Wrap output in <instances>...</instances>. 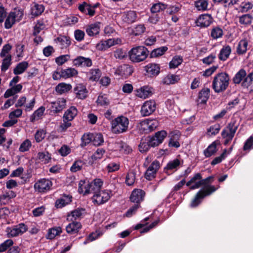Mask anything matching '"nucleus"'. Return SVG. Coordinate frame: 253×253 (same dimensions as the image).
Masks as SVG:
<instances>
[{
  "label": "nucleus",
  "mask_w": 253,
  "mask_h": 253,
  "mask_svg": "<svg viewBox=\"0 0 253 253\" xmlns=\"http://www.w3.org/2000/svg\"><path fill=\"white\" fill-rule=\"evenodd\" d=\"M84 212V209H77L72 211L70 214L68 215V219L73 220L80 218Z\"/></svg>",
  "instance_id": "de8ad7c7"
},
{
  "label": "nucleus",
  "mask_w": 253,
  "mask_h": 253,
  "mask_svg": "<svg viewBox=\"0 0 253 253\" xmlns=\"http://www.w3.org/2000/svg\"><path fill=\"white\" fill-rule=\"evenodd\" d=\"M44 6L42 4L34 3L31 6V14L33 17L41 15L44 11Z\"/></svg>",
  "instance_id": "c756f323"
},
{
  "label": "nucleus",
  "mask_w": 253,
  "mask_h": 253,
  "mask_svg": "<svg viewBox=\"0 0 253 253\" xmlns=\"http://www.w3.org/2000/svg\"><path fill=\"white\" fill-rule=\"evenodd\" d=\"M76 97L80 99H85L88 94V91L85 85L82 84H77L74 89Z\"/></svg>",
  "instance_id": "dca6fc26"
},
{
  "label": "nucleus",
  "mask_w": 253,
  "mask_h": 253,
  "mask_svg": "<svg viewBox=\"0 0 253 253\" xmlns=\"http://www.w3.org/2000/svg\"><path fill=\"white\" fill-rule=\"evenodd\" d=\"M212 178V177L210 176L202 179L201 174L197 173L194 174L190 180L186 183V186L189 187V188L191 190L199 188L202 185L205 186L203 189L197 192L195 198L192 201L190 205L191 208H195L198 206L206 196L211 195L216 190L217 188L214 186L207 185L210 180Z\"/></svg>",
  "instance_id": "f257e3e1"
},
{
  "label": "nucleus",
  "mask_w": 253,
  "mask_h": 253,
  "mask_svg": "<svg viewBox=\"0 0 253 253\" xmlns=\"http://www.w3.org/2000/svg\"><path fill=\"white\" fill-rule=\"evenodd\" d=\"M97 105L100 106H106L109 104V100L105 94H100L98 96L96 101Z\"/></svg>",
  "instance_id": "bf43d9fd"
},
{
  "label": "nucleus",
  "mask_w": 253,
  "mask_h": 253,
  "mask_svg": "<svg viewBox=\"0 0 253 253\" xmlns=\"http://www.w3.org/2000/svg\"><path fill=\"white\" fill-rule=\"evenodd\" d=\"M129 121L124 116H120L113 120L111 122V130L116 134L124 133L127 131Z\"/></svg>",
  "instance_id": "f03ea898"
},
{
  "label": "nucleus",
  "mask_w": 253,
  "mask_h": 253,
  "mask_svg": "<svg viewBox=\"0 0 253 253\" xmlns=\"http://www.w3.org/2000/svg\"><path fill=\"white\" fill-rule=\"evenodd\" d=\"M137 16L135 11L129 10L124 12L122 15V19L127 23H132L137 20Z\"/></svg>",
  "instance_id": "aec40b11"
},
{
  "label": "nucleus",
  "mask_w": 253,
  "mask_h": 253,
  "mask_svg": "<svg viewBox=\"0 0 253 253\" xmlns=\"http://www.w3.org/2000/svg\"><path fill=\"white\" fill-rule=\"evenodd\" d=\"M48 26V21L45 19L38 20L34 27L33 35L36 36Z\"/></svg>",
  "instance_id": "5701e85b"
},
{
  "label": "nucleus",
  "mask_w": 253,
  "mask_h": 253,
  "mask_svg": "<svg viewBox=\"0 0 253 253\" xmlns=\"http://www.w3.org/2000/svg\"><path fill=\"white\" fill-rule=\"evenodd\" d=\"M253 82V72L250 73L242 83V86L247 88Z\"/></svg>",
  "instance_id": "774afa93"
},
{
  "label": "nucleus",
  "mask_w": 253,
  "mask_h": 253,
  "mask_svg": "<svg viewBox=\"0 0 253 253\" xmlns=\"http://www.w3.org/2000/svg\"><path fill=\"white\" fill-rule=\"evenodd\" d=\"M77 113V108L74 106H72L65 112L63 118L68 121H71L76 116Z\"/></svg>",
  "instance_id": "c85d7f7f"
},
{
  "label": "nucleus",
  "mask_w": 253,
  "mask_h": 253,
  "mask_svg": "<svg viewBox=\"0 0 253 253\" xmlns=\"http://www.w3.org/2000/svg\"><path fill=\"white\" fill-rule=\"evenodd\" d=\"M73 64L76 66L90 67L92 65V61L89 58L83 56H78L73 61Z\"/></svg>",
  "instance_id": "6ab92c4d"
},
{
  "label": "nucleus",
  "mask_w": 253,
  "mask_h": 253,
  "mask_svg": "<svg viewBox=\"0 0 253 253\" xmlns=\"http://www.w3.org/2000/svg\"><path fill=\"white\" fill-rule=\"evenodd\" d=\"M56 40L63 47H66L71 44L70 38L68 36H60Z\"/></svg>",
  "instance_id": "5fc2aeb1"
},
{
  "label": "nucleus",
  "mask_w": 253,
  "mask_h": 253,
  "mask_svg": "<svg viewBox=\"0 0 253 253\" xmlns=\"http://www.w3.org/2000/svg\"><path fill=\"white\" fill-rule=\"evenodd\" d=\"M52 185V183L49 179L41 178L35 183L34 187L36 192L46 193L50 189Z\"/></svg>",
  "instance_id": "1a4fd4ad"
},
{
  "label": "nucleus",
  "mask_w": 253,
  "mask_h": 253,
  "mask_svg": "<svg viewBox=\"0 0 253 253\" xmlns=\"http://www.w3.org/2000/svg\"><path fill=\"white\" fill-rule=\"evenodd\" d=\"M183 59L181 56H175L169 63V66L170 69H175L182 62Z\"/></svg>",
  "instance_id": "6e6d98bb"
},
{
  "label": "nucleus",
  "mask_w": 253,
  "mask_h": 253,
  "mask_svg": "<svg viewBox=\"0 0 253 253\" xmlns=\"http://www.w3.org/2000/svg\"><path fill=\"white\" fill-rule=\"evenodd\" d=\"M229 76L224 72L218 73L212 81V88L215 92H221L226 89L229 84Z\"/></svg>",
  "instance_id": "7ed1b4c3"
},
{
  "label": "nucleus",
  "mask_w": 253,
  "mask_h": 253,
  "mask_svg": "<svg viewBox=\"0 0 253 253\" xmlns=\"http://www.w3.org/2000/svg\"><path fill=\"white\" fill-rule=\"evenodd\" d=\"M72 88V85L69 84L61 83L59 84L55 87L56 91L60 94L67 92Z\"/></svg>",
  "instance_id": "4c0bfd02"
},
{
  "label": "nucleus",
  "mask_w": 253,
  "mask_h": 253,
  "mask_svg": "<svg viewBox=\"0 0 253 253\" xmlns=\"http://www.w3.org/2000/svg\"><path fill=\"white\" fill-rule=\"evenodd\" d=\"M135 180V172L133 171L128 172L126 177V183L128 186H131L134 184Z\"/></svg>",
  "instance_id": "69168bd1"
},
{
  "label": "nucleus",
  "mask_w": 253,
  "mask_h": 253,
  "mask_svg": "<svg viewBox=\"0 0 253 253\" xmlns=\"http://www.w3.org/2000/svg\"><path fill=\"white\" fill-rule=\"evenodd\" d=\"M159 168V162L157 161H154L148 168L146 171L145 172V178L149 180H151L154 178Z\"/></svg>",
  "instance_id": "f8f14e48"
},
{
  "label": "nucleus",
  "mask_w": 253,
  "mask_h": 253,
  "mask_svg": "<svg viewBox=\"0 0 253 253\" xmlns=\"http://www.w3.org/2000/svg\"><path fill=\"white\" fill-rule=\"evenodd\" d=\"M208 2L207 0H198L195 2V6L198 10L205 11L208 9Z\"/></svg>",
  "instance_id": "4d7b16f0"
},
{
  "label": "nucleus",
  "mask_w": 253,
  "mask_h": 253,
  "mask_svg": "<svg viewBox=\"0 0 253 253\" xmlns=\"http://www.w3.org/2000/svg\"><path fill=\"white\" fill-rule=\"evenodd\" d=\"M160 68L158 64L156 63H149L145 67V70L148 76H155L160 73Z\"/></svg>",
  "instance_id": "b1692460"
},
{
  "label": "nucleus",
  "mask_w": 253,
  "mask_h": 253,
  "mask_svg": "<svg viewBox=\"0 0 253 253\" xmlns=\"http://www.w3.org/2000/svg\"><path fill=\"white\" fill-rule=\"evenodd\" d=\"M84 164V162L81 160L76 161L71 167L70 170L73 172L79 171L82 169Z\"/></svg>",
  "instance_id": "338daca9"
},
{
  "label": "nucleus",
  "mask_w": 253,
  "mask_h": 253,
  "mask_svg": "<svg viewBox=\"0 0 253 253\" xmlns=\"http://www.w3.org/2000/svg\"><path fill=\"white\" fill-rule=\"evenodd\" d=\"M120 167L119 162H111L106 166V170L108 172H113L119 170Z\"/></svg>",
  "instance_id": "e2e57ef3"
},
{
  "label": "nucleus",
  "mask_w": 253,
  "mask_h": 253,
  "mask_svg": "<svg viewBox=\"0 0 253 253\" xmlns=\"http://www.w3.org/2000/svg\"><path fill=\"white\" fill-rule=\"evenodd\" d=\"M253 16L249 14H244L239 17V22L242 27H247L252 22Z\"/></svg>",
  "instance_id": "f704fd0d"
},
{
  "label": "nucleus",
  "mask_w": 253,
  "mask_h": 253,
  "mask_svg": "<svg viewBox=\"0 0 253 253\" xmlns=\"http://www.w3.org/2000/svg\"><path fill=\"white\" fill-rule=\"evenodd\" d=\"M216 142L214 141L204 151V153L206 157H210L216 153Z\"/></svg>",
  "instance_id": "8fccbe9b"
},
{
  "label": "nucleus",
  "mask_w": 253,
  "mask_h": 253,
  "mask_svg": "<svg viewBox=\"0 0 253 253\" xmlns=\"http://www.w3.org/2000/svg\"><path fill=\"white\" fill-rule=\"evenodd\" d=\"M90 184L91 192L94 193L95 192L100 191V189L103 184V181L100 178H95L90 182Z\"/></svg>",
  "instance_id": "ea45409f"
},
{
  "label": "nucleus",
  "mask_w": 253,
  "mask_h": 253,
  "mask_svg": "<svg viewBox=\"0 0 253 253\" xmlns=\"http://www.w3.org/2000/svg\"><path fill=\"white\" fill-rule=\"evenodd\" d=\"M159 222V220H157L152 223L149 226H144V225L143 224L140 223L138 224L135 227V229H140L141 228H142V230L140 231L141 233H145L147 232H148L151 229L154 228L155 226H156L158 222Z\"/></svg>",
  "instance_id": "c03bdc74"
},
{
  "label": "nucleus",
  "mask_w": 253,
  "mask_h": 253,
  "mask_svg": "<svg viewBox=\"0 0 253 253\" xmlns=\"http://www.w3.org/2000/svg\"><path fill=\"white\" fill-rule=\"evenodd\" d=\"M27 98L25 96H21L16 101L15 106L17 108L24 107V110L26 112H30L33 110L36 100L35 98H32L30 101L26 104Z\"/></svg>",
  "instance_id": "9d476101"
},
{
  "label": "nucleus",
  "mask_w": 253,
  "mask_h": 253,
  "mask_svg": "<svg viewBox=\"0 0 253 253\" xmlns=\"http://www.w3.org/2000/svg\"><path fill=\"white\" fill-rule=\"evenodd\" d=\"M149 51L144 46H137L131 48L128 52L129 59L133 62L139 63L147 57Z\"/></svg>",
  "instance_id": "20e7f679"
},
{
  "label": "nucleus",
  "mask_w": 253,
  "mask_h": 253,
  "mask_svg": "<svg viewBox=\"0 0 253 253\" xmlns=\"http://www.w3.org/2000/svg\"><path fill=\"white\" fill-rule=\"evenodd\" d=\"M133 71L132 67L128 65L124 64L118 67L116 69L115 73L119 76L126 77L130 75Z\"/></svg>",
  "instance_id": "a211bd4d"
},
{
  "label": "nucleus",
  "mask_w": 253,
  "mask_h": 253,
  "mask_svg": "<svg viewBox=\"0 0 253 253\" xmlns=\"http://www.w3.org/2000/svg\"><path fill=\"white\" fill-rule=\"evenodd\" d=\"M71 202V197L69 196H65L58 199L55 202V206L57 208H62Z\"/></svg>",
  "instance_id": "a18cd8bd"
},
{
  "label": "nucleus",
  "mask_w": 253,
  "mask_h": 253,
  "mask_svg": "<svg viewBox=\"0 0 253 253\" xmlns=\"http://www.w3.org/2000/svg\"><path fill=\"white\" fill-rule=\"evenodd\" d=\"M248 47V42L247 40H241L238 45L237 48V52L238 54H241L245 53Z\"/></svg>",
  "instance_id": "09e8293b"
},
{
  "label": "nucleus",
  "mask_w": 253,
  "mask_h": 253,
  "mask_svg": "<svg viewBox=\"0 0 253 253\" xmlns=\"http://www.w3.org/2000/svg\"><path fill=\"white\" fill-rule=\"evenodd\" d=\"M210 89L205 88L199 93L198 102L199 103H206L210 96Z\"/></svg>",
  "instance_id": "7c9ffc66"
},
{
  "label": "nucleus",
  "mask_w": 253,
  "mask_h": 253,
  "mask_svg": "<svg viewBox=\"0 0 253 253\" xmlns=\"http://www.w3.org/2000/svg\"><path fill=\"white\" fill-rule=\"evenodd\" d=\"M28 230L27 226L24 223H20L11 227H7L5 230L6 236L12 238L22 235Z\"/></svg>",
  "instance_id": "6e6552de"
},
{
  "label": "nucleus",
  "mask_w": 253,
  "mask_h": 253,
  "mask_svg": "<svg viewBox=\"0 0 253 253\" xmlns=\"http://www.w3.org/2000/svg\"><path fill=\"white\" fill-rule=\"evenodd\" d=\"M81 223L77 221H73L69 223L66 227V231L68 233L75 234L77 233L81 228Z\"/></svg>",
  "instance_id": "473e14b6"
},
{
  "label": "nucleus",
  "mask_w": 253,
  "mask_h": 253,
  "mask_svg": "<svg viewBox=\"0 0 253 253\" xmlns=\"http://www.w3.org/2000/svg\"><path fill=\"white\" fill-rule=\"evenodd\" d=\"M156 108V102L154 100L146 101L142 105L140 111L143 116H148L152 114Z\"/></svg>",
  "instance_id": "9b49d317"
},
{
  "label": "nucleus",
  "mask_w": 253,
  "mask_h": 253,
  "mask_svg": "<svg viewBox=\"0 0 253 253\" xmlns=\"http://www.w3.org/2000/svg\"><path fill=\"white\" fill-rule=\"evenodd\" d=\"M168 47L166 46L153 50L150 53V57L155 58L163 55L167 51Z\"/></svg>",
  "instance_id": "3c124183"
},
{
  "label": "nucleus",
  "mask_w": 253,
  "mask_h": 253,
  "mask_svg": "<svg viewBox=\"0 0 253 253\" xmlns=\"http://www.w3.org/2000/svg\"><path fill=\"white\" fill-rule=\"evenodd\" d=\"M32 147V142L29 139H26L20 144L19 147V151L22 153L29 151Z\"/></svg>",
  "instance_id": "864d4df0"
},
{
  "label": "nucleus",
  "mask_w": 253,
  "mask_h": 253,
  "mask_svg": "<svg viewBox=\"0 0 253 253\" xmlns=\"http://www.w3.org/2000/svg\"><path fill=\"white\" fill-rule=\"evenodd\" d=\"M247 76V73L244 69H240L235 75L233 81L235 84H239L245 80Z\"/></svg>",
  "instance_id": "79ce46f5"
},
{
  "label": "nucleus",
  "mask_w": 253,
  "mask_h": 253,
  "mask_svg": "<svg viewBox=\"0 0 253 253\" xmlns=\"http://www.w3.org/2000/svg\"><path fill=\"white\" fill-rule=\"evenodd\" d=\"M231 52V48L229 45H225L221 49L218 55L220 60L225 61L228 58Z\"/></svg>",
  "instance_id": "cd10ccee"
},
{
  "label": "nucleus",
  "mask_w": 253,
  "mask_h": 253,
  "mask_svg": "<svg viewBox=\"0 0 253 253\" xmlns=\"http://www.w3.org/2000/svg\"><path fill=\"white\" fill-rule=\"evenodd\" d=\"M62 76L64 79H68L76 76L78 74V71L73 68H68L65 69L62 68Z\"/></svg>",
  "instance_id": "a19ab883"
},
{
  "label": "nucleus",
  "mask_w": 253,
  "mask_h": 253,
  "mask_svg": "<svg viewBox=\"0 0 253 253\" xmlns=\"http://www.w3.org/2000/svg\"><path fill=\"white\" fill-rule=\"evenodd\" d=\"M66 101L63 98H58L55 101L50 103L49 107L51 112L56 113L61 111L66 106Z\"/></svg>",
  "instance_id": "4468645a"
},
{
  "label": "nucleus",
  "mask_w": 253,
  "mask_h": 253,
  "mask_svg": "<svg viewBox=\"0 0 253 253\" xmlns=\"http://www.w3.org/2000/svg\"><path fill=\"white\" fill-rule=\"evenodd\" d=\"M78 191L80 193L84 195L91 192L90 182H86L85 180H81L79 183Z\"/></svg>",
  "instance_id": "bb28decb"
},
{
  "label": "nucleus",
  "mask_w": 253,
  "mask_h": 253,
  "mask_svg": "<svg viewBox=\"0 0 253 253\" xmlns=\"http://www.w3.org/2000/svg\"><path fill=\"white\" fill-rule=\"evenodd\" d=\"M100 30V23L96 22L88 25L85 29L87 34L89 36H94L99 33Z\"/></svg>",
  "instance_id": "393cba45"
},
{
  "label": "nucleus",
  "mask_w": 253,
  "mask_h": 253,
  "mask_svg": "<svg viewBox=\"0 0 253 253\" xmlns=\"http://www.w3.org/2000/svg\"><path fill=\"white\" fill-rule=\"evenodd\" d=\"M153 88L145 85L135 90V95L139 98L145 99L152 94Z\"/></svg>",
  "instance_id": "2eb2a0df"
},
{
  "label": "nucleus",
  "mask_w": 253,
  "mask_h": 253,
  "mask_svg": "<svg viewBox=\"0 0 253 253\" xmlns=\"http://www.w3.org/2000/svg\"><path fill=\"white\" fill-rule=\"evenodd\" d=\"M61 232L62 229L60 227L52 228L48 230L47 238L49 239H54L57 235L60 234Z\"/></svg>",
  "instance_id": "13d9d810"
},
{
  "label": "nucleus",
  "mask_w": 253,
  "mask_h": 253,
  "mask_svg": "<svg viewBox=\"0 0 253 253\" xmlns=\"http://www.w3.org/2000/svg\"><path fill=\"white\" fill-rule=\"evenodd\" d=\"M111 195V191L108 190L95 192L92 197V202L97 205L103 204L110 199Z\"/></svg>",
  "instance_id": "0eeeda50"
},
{
  "label": "nucleus",
  "mask_w": 253,
  "mask_h": 253,
  "mask_svg": "<svg viewBox=\"0 0 253 253\" xmlns=\"http://www.w3.org/2000/svg\"><path fill=\"white\" fill-rule=\"evenodd\" d=\"M93 137V134L86 133L83 135L82 137L81 146L82 147L85 146L92 142Z\"/></svg>",
  "instance_id": "0e129e2a"
},
{
  "label": "nucleus",
  "mask_w": 253,
  "mask_h": 253,
  "mask_svg": "<svg viewBox=\"0 0 253 253\" xmlns=\"http://www.w3.org/2000/svg\"><path fill=\"white\" fill-rule=\"evenodd\" d=\"M181 135L180 132L178 130H175L171 132L170 138L169 143L170 147L178 148L180 147L179 140Z\"/></svg>",
  "instance_id": "4be33fe9"
},
{
  "label": "nucleus",
  "mask_w": 253,
  "mask_h": 253,
  "mask_svg": "<svg viewBox=\"0 0 253 253\" xmlns=\"http://www.w3.org/2000/svg\"><path fill=\"white\" fill-rule=\"evenodd\" d=\"M159 122L156 119H146L141 121L137 127L145 133L154 130L159 126Z\"/></svg>",
  "instance_id": "423d86ee"
},
{
  "label": "nucleus",
  "mask_w": 253,
  "mask_h": 253,
  "mask_svg": "<svg viewBox=\"0 0 253 253\" xmlns=\"http://www.w3.org/2000/svg\"><path fill=\"white\" fill-rule=\"evenodd\" d=\"M45 108L43 106L40 107L30 116V120L32 122L38 120L43 114Z\"/></svg>",
  "instance_id": "49530a36"
},
{
  "label": "nucleus",
  "mask_w": 253,
  "mask_h": 253,
  "mask_svg": "<svg viewBox=\"0 0 253 253\" xmlns=\"http://www.w3.org/2000/svg\"><path fill=\"white\" fill-rule=\"evenodd\" d=\"M23 16V12L20 9H14L11 11L7 17L4 22V28L6 29L11 28L16 22L20 21Z\"/></svg>",
  "instance_id": "39448f33"
},
{
  "label": "nucleus",
  "mask_w": 253,
  "mask_h": 253,
  "mask_svg": "<svg viewBox=\"0 0 253 253\" xmlns=\"http://www.w3.org/2000/svg\"><path fill=\"white\" fill-rule=\"evenodd\" d=\"M79 9L83 13L88 14L91 16H93L95 13V11L91 7V5L88 4L85 2L80 4L79 6Z\"/></svg>",
  "instance_id": "e433bc0d"
},
{
  "label": "nucleus",
  "mask_w": 253,
  "mask_h": 253,
  "mask_svg": "<svg viewBox=\"0 0 253 253\" xmlns=\"http://www.w3.org/2000/svg\"><path fill=\"white\" fill-rule=\"evenodd\" d=\"M101 75V71L98 69H92L87 73V78L91 81H98Z\"/></svg>",
  "instance_id": "c9c22d12"
},
{
  "label": "nucleus",
  "mask_w": 253,
  "mask_h": 253,
  "mask_svg": "<svg viewBox=\"0 0 253 253\" xmlns=\"http://www.w3.org/2000/svg\"><path fill=\"white\" fill-rule=\"evenodd\" d=\"M36 160L43 164H48L51 160V156L47 152H40L37 154Z\"/></svg>",
  "instance_id": "72a5a7b5"
},
{
  "label": "nucleus",
  "mask_w": 253,
  "mask_h": 253,
  "mask_svg": "<svg viewBox=\"0 0 253 253\" xmlns=\"http://www.w3.org/2000/svg\"><path fill=\"white\" fill-rule=\"evenodd\" d=\"M180 80L179 76L176 75H168L163 80V83L166 84H174Z\"/></svg>",
  "instance_id": "37998d69"
},
{
  "label": "nucleus",
  "mask_w": 253,
  "mask_h": 253,
  "mask_svg": "<svg viewBox=\"0 0 253 253\" xmlns=\"http://www.w3.org/2000/svg\"><path fill=\"white\" fill-rule=\"evenodd\" d=\"M180 164V161L178 159L170 161L165 168L166 172L168 173V170H176Z\"/></svg>",
  "instance_id": "58836bf2"
},
{
  "label": "nucleus",
  "mask_w": 253,
  "mask_h": 253,
  "mask_svg": "<svg viewBox=\"0 0 253 253\" xmlns=\"http://www.w3.org/2000/svg\"><path fill=\"white\" fill-rule=\"evenodd\" d=\"M167 8V5L165 4L158 2L154 4L151 8V11L152 13L160 12Z\"/></svg>",
  "instance_id": "052dcab7"
},
{
  "label": "nucleus",
  "mask_w": 253,
  "mask_h": 253,
  "mask_svg": "<svg viewBox=\"0 0 253 253\" xmlns=\"http://www.w3.org/2000/svg\"><path fill=\"white\" fill-rule=\"evenodd\" d=\"M253 7V4L250 1L242 2L239 6V11L242 12H247Z\"/></svg>",
  "instance_id": "680f3d73"
},
{
  "label": "nucleus",
  "mask_w": 253,
  "mask_h": 253,
  "mask_svg": "<svg viewBox=\"0 0 253 253\" xmlns=\"http://www.w3.org/2000/svg\"><path fill=\"white\" fill-rule=\"evenodd\" d=\"M238 126V124L235 121L231 122L222 131V136H229L230 139H233Z\"/></svg>",
  "instance_id": "ddd939ff"
},
{
  "label": "nucleus",
  "mask_w": 253,
  "mask_h": 253,
  "mask_svg": "<svg viewBox=\"0 0 253 253\" xmlns=\"http://www.w3.org/2000/svg\"><path fill=\"white\" fill-rule=\"evenodd\" d=\"M9 86L11 87L7 89L4 94V97L6 98L20 92L23 88V86L21 84H14Z\"/></svg>",
  "instance_id": "a878e982"
},
{
  "label": "nucleus",
  "mask_w": 253,
  "mask_h": 253,
  "mask_svg": "<svg viewBox=\"0 0 253 253\" xmlns=\"http://www.w3.org/2000/svg\"><path fill=\"white\" fill-rule=\"evenodd\" d=\"M145 195L144 191L141 189H135L133 190L130 197V201L132 202L136 203L138 204L142 201Z\"/></svg>",
  "instance_id": "412c9836"
},
{
  "label": "nucleus",
  "mask_w": 253,
  "mask_h": 253,
  "mask_svg": "<svg viewBox=\"0 0 253 253\" xmlns=\"http://www.w3.org/2000/svg\"><path fill=\"white\" fill-rule=\"evenodd\" d=\"M223 35V31L219 26H215L211 28L210 36L213 40H218L221 38Z\"/></svg>",
  "instance_id": "2f4dec72"
},
{
  "label": "nucleus",
  "mask_w": 253,
  "mask_h": 253,
  "mask_svg": "<svg viewBox=\"0 0 253 253\" xmlns=\"http://www.w3.org/2000/svg\"><path fill=\"white\" fill-rule=\"evenodd\" d=\"M212 22L211 16L207 14L200 15L196 20V25L201 27H207Z\"/></svg>",
  "instance_id": "f3484780"
},
{
  "label": "nucleus",
  "mask_w": 253,
  "mask_h": 253,
  "mask_svg": "<svg viewBox=\"0 0 253 253\" xmlns=\"http://www.w3.org/2000/svg\"><path fill=\"white\" fill-rule=\"evenodd\" d=\"M28 64L27 62H22L19 63L13 70L15 75H19L23 73L28 68Z\"/></svg>",
  "instance_id": "603ef678"
}]
</instances>
